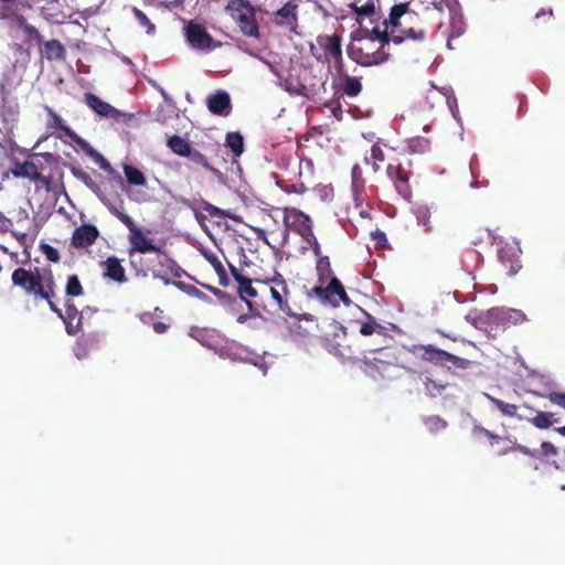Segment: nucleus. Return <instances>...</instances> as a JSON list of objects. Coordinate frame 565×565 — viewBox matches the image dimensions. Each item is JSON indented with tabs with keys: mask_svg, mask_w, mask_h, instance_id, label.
Wrapping results in <instances>:
<instances>
[{
	"mask_svg": "<svg viewBox=\"0 0 565 565\" xmlns=\"http://www.w3.org/2000/svg\"><path fill=\"white\" fill-rule=\"evenodd\" d=\"M361 79L362 77L351 76L349 74L342 75V77H340L339 85L337 86V92L341 95L354 98L362 92Z\"/></svg>",
	"mask_w": 565,
	"mask_h": 565,
	"instance_id": "obj_28",
	"label": "nucleus"
},
{
	"mask_svg": "<svg viewBox=\"0 0 565 565\" xmlns=\"http://www.w3.org/2000/svg\"><path fill=\"white\" fill-rule=\"evenodd\" d=\"M153 253L156 254L154 257L131 258L132 267L145 276L150 273L154 278L161 279L164 285H170L172 280L169 275L180 277V266L163 249Z\"/></svg>",
	"mask_w": 565,
	"mask_h": 565,
	"instance_id": "obj_5",
	"label": "nucleus"
},
{
	"mask_svg": "<svg viewBox=\"0 0 565 565\" xmlns=\"http://www.w3.org/2000/svg\"><path fill=\"white\" fill-rule=\"evenodd\" d=\"M418 350L422 352L420 358L424 361L430 362L435 365H445L447 363V358H449V352L435 348L431 344L419 345Z\"/></svg>",
	"mask_w": 565,
	"mask_h": 565,
	"instance_id": "obj_30",
	"label": "nucleus"
},
{
	"mask_svg": "<svg viewBox=\"0 0 565 565\" xmlns=\"http://www.w3.org/2000/svg\"><path fill=\"white\" fill-rule=\"evenodd\" d=\"M185 157L189 158L192 163H194L196 166H201L202 168H204L207 171H211L213 173L218 172L214 167H212L210 164L206 157L196 149L191 148L190 153L186 154Z\"/></svg>",
	"mask_w": 565,
	"mask_h": 565,
	"instance_id": "obj_44",
	"label": "nucleus"
},
{
	"mask_svg": "<svg viewBox=\"0 0 565 565\" xmlns=\"http://www.w3.org/2000/svg\"><path fill=\"white\" fill-rule=\"evenodd\" d=\"M42 253L45 255L46 259L52 263H57L61 259L58 250L51 246L50 244L43 243L40 246Z\"/></svg>",
	"mask_w": 565,
	"mask_h": 565,
	"instance_id": "obj_54",
	"label": "nucleus"
},
{
	"mask_svg": "<svg viewBox=\"0 0 565 565\" xmlns=\"http://www.w3.org/2000/svg\"><path fill=\"white\" fill-rule=\"evenodd\" d=\"M386 175L393 182L397 194L405 201H409L413 194L409 184L412 171L406 169L401 162H391L386 168Z\"/></svg>",
	"mask_w": 565,
	"mask_h": 565,
	"instance_id": "obj_12",
	"label": "nucleus"
},
{
	"mask_svg": "<svg viewBox=\"0 0 565 565\" xmlns=\"http://www.w3.org/2000/svg\"><path fill=\"white\" fill-rule=\"evenodd\" d=\"M168 147L178 156L185 157L190 153L191 145L178 135H173L168 139Z\"/></svg>",
	"mask_w": 565,
	"mask_h": 565,
	"instance_id": "obj_36",
	"label": "nucleus"
},
{
	"mask_svg": "<svg viewBox=\"0 0 565 565\" xmlns=\"http://www.w3.org/2000/svg\"><path fill=\"white\" fill-rule=\"evenodd\" d=\"M487 398L490 401V403L497 408L500 411V413L503 415V416H508V417H518V418H521L519 415H518V406L515 404H510V403H507L500 398H497V397H493V396H490V395H487Z\"/></svg>",
	"mask_w": 565,
	"mask_h": 565,
	"instance_id": "obj_38",
	"label": "nucleus"
},
{
	"mask_svg": "<svg viewBox=\"0 0 565 565\" xmlns=\"http://www.w3.org/2000/svg\"><path fill=\"white\" fill-rule=\"evenodd\" d=\"M294 72L285 81V88L290 95L313 99L324 89L326 81L315 75L311 67L301 66Z\"/></svg>",
	"mask_w": 565,
	"mask_h": 565,
	"instance_id": "obj_8",
	"label": "nucleus"
},
{
	"mask_svg": "<svg viewBox=\"0 0 565 565\" xmlns=\"http://www.w3.org/2000/svg\"><path fill=\"white\" fill-rule=\"evenodd\" d=\"M317 43L322 50V53H316L315 45H310V52L320 63H331V60L338 54L342 53V38L341 35L333 33L331 35H319Z\"/></svg>",
	"mask_w": 565,
	"mask_h": 565,
	"instance_id": "obj_13",
	"label": "nucleus"
},
{
	"mask_svg": "<svg viewBox=\"0 0 565 565\" xmlns=\"http://www.w3.org/2000/svg\"><path fill=\"white\" fill-rule=\"evenodd\" d=\"M329 290V303L333 307L339 306V302H343L345 306L351 303V299L349 298L342 282L337 278L332 277L328 282Z\"/></svg>",
	"mask_w": 565,
	"mask_h": 565,
	"instance_id": "obj_29",
	"label": "nucleus"
},
{
	"mask_svg": "<svg viewBox=\"0 0 565 565\" xmlns=\"http://www.w3.org/2000/svg\"><path fill=\"white\" fill-rule=\"evenodd\" d=\"M88 310L90 311L92 309L86 307L84 310L78 311L74 303H66L64 323L67 334L75 335L82 330L83 313Z\"/></svg>",
	"mask_w": 565,
	"mask_h": 565,
	"instance_id": "obj_23",
	"label": "nucleus"
},
{
	"mask_svg": "<svg viewBox=\"0 0 565 565\" xmlns=\"http://www.w3.org/2000/svg\"><path fill=\"white\" fill-rule=\"evenodd\" d=\"M536 428L546 429L551 427L557 419L550 412H536V415L529 419Z\"/></svg>",
	"mask_w": 565,
	"mask_h": 565,
	"instance_id": "obj_40",
	"label": "nucleus"
},
{
	"mask_svg": "<svg viewBox=\"0 0 565 565\" xmlns=\"http://www.w3.org/2000/svg\"><path fill=\"white\" fill-rule=\"evenodd\" d=\"M377 2L379 0H354L349 7L358 15L356 21L360 22V18H372L375 15Z\"/></svg>",
	"mask_w": 565,
	"mask_h": 565,
	"instance_id": "obj_31",
	"label": "nucleus"
},
{
	"mask_svg": "<svg viewBox=\"0 0 565 565\" xmlns=\"http://www.w3.org/2000/svg\"><path fill=\"white\" fill-rule=\"evenodd\" d=\"M331 62H333V64H334V68L339 74V78L342 77V75H347V73L344 72V61H343L342 53H340L335 57H333L331 60Z\"/></svg>",
	"mask_w": 565,
	"mask_h": 565,
	"instance_id": "obj_61",
	"label": "nucleus"
},
{
	"mask_svg": "<svg viewBox=\"0 0 565 565\" xmlns=\"http://www.w3.org/2000/svg\"><path fill=\"white\" fill-rule=\"evenodd\" d=\"M11 282L33 301H45L51 311L64 321L65 313L55 305L57 286L51 268L17 267L11 274Z\"/></svg>",
	"mask_w": 565,
	"mask_h": 565,
	"instance_id": "obj_1",
	"label": "nucleus"
},
{
	"mask_svg": "<svg viewBox=\"0 0 565 565\" xmlns=\"http://www.w3.org/2000/svg\"><path fill=\"white\" fill-rule=\"evenodd\" d=\"M349 57L361 66H374L386 62L390 53L385 47L379 45L371 39L358 38L355 43L348 47Z\"/></svg>",
	"mask_w": 565,
	"mask_h": 565,
	"instance_id": "obj_10",
	"label": "nucleus"
},
{
	"mask_svg": "<svg viewBox=\"0 0 565 565\" xmlns=\"http://www.w3.org/2000/svg\"><path fill=\"white\" fill-rule=\"evenodd\" d=\"M25 34L31 39L35 40L39 43L43 42V36L40 34L38 29L34 25L25 24L23 28Z\"/></svg>",
	"mask_w": 565,
	"mask_h": 565,
	"instance_id": "obj_59",
	"label": "nucleus"
},
{
	"mask_svg": "<svg viewBox=\"0 0 565 565\" xmlns=\"http://www.w3.org/2000/svg\"><path fill=\"white\" fill-rule=\"evenodd\" d=\"M548 399L565 409V393L562 392H552L548 394Z\"/></svg>",
	"mask_w": 565,
	"mask_h": 565,
	"instance_id": "obj_60",
	"label": "nucleus"
},
{
	"mask_svg": "<svg viewBox=\"0 0 565 565\" xmlns=\"http://www.w3.org/2000/svg\"><path fill=\"white\" fill-rule=\"evenodd\" d=\"M415 216L417 223L424 227V231L429 233L433 231V224L430 221L431 213L427 206H418L415 210Z\"/></svg>",
	"mask_w": 565,
	"mask_h": 565,
	"instance_id": "obj_43",
	"label": "nucleus"
},
{
	"mask_svg": "<svg viewBox=\"0 0 565 565\" xmlns=\"http://www.w3.org/2000/svg\"><path fill=\"white\" fill-rule=\"evenodd\" d=\"M103 265L105 267L104 277L118 284L127 281L126 270L117 257H108Z\"/></svg>",
	"mask_w": 565,
	"mask_h": 565,
	"instance_id": "obj_26",
	"label": "nucleus"
},
{
	"mask_svg": "<svg viewBox=\"0 0 565 565\" xmlns=\"http://www.w3.org/2000/svg\"><path fill=\"white\" fill-rule=\"evenodd\" d=\"M206 106L213 115L226 117L232 111L231 96L227 92L218 89L206 97Z\"/></svg>",
	"mask_w": 565,
	"mask_h": 565,
	"instance_id": "obj_20",
	"label": "nucleus"
},
{
	"mask_svg": "<svg viewBox=\"0 0 565 565\" xmlns=\"http://www.w3.org/2000/svg\"><path fill=\"white\" fill-rule=\"evenodd\" d=\"M65 294L68 297H78L84 294L83 286L77 275H70L67 277Z\"/></svg>",
	"mask_w": 565,
	"mask_h": 565,
	"instance_id": "obj_45",
	"label": "nucleus"
},
{
	"mask_svg": "<svg viewBox=\"0 0 565 565\" xmlns=\"http://www.w3.org/2000/svg\"><path fill=\"white\" fill-rule=\"evenodd\" d=\"M284 225L286 230L294 231L306 239L313 236L311 220L300 210L286 207L284 210Z\"/></svg>",
	"mask_w": 565,
	"mask_h": 565,
	"instance_id": "obj_14",
	"label": "nucleus"
},
{
	"mask_svg": "<svg viewBox=\"0 0 565 565\" xmlns=\"http://www.w3.org/2000/svg\"><path fill=\"white\" fill-rule=\"evenodd\" d=\"M185 35L190 45L195 50L211 51L221 45L220 42L214 41L205 26L193 21L189 22L185 29Z\"/></svg>",
	"mask_w": 565,
	"mask_h": 565,
	"instance_id": "obj_16",
	"label": "nucleus"
},
{
	"mask_svg": "<svg viewBox=\"0 0 565 565\" xmlns=\"http://www.w3.org/2000/svg\"><path fill=\"white\" fill-rule=\"evenodd\" d=\"M67 137H70L85 152L86 156L98 163L102 169L107 170L110 168L109 162L104 158V156L99 153L95 148H93L84 138L78 136L74 130L67 129Z\"/></svg>",
	"mask_w": 565,
	"mask_h": 565,
	"instance_id": "obj_24",
	"label": "nucleus"
},
{
	"mask_svg": "<svg viewBox=\"0 0 565 565\" xmlns=\"http://www.w3.org/2000/svg\"><path fill=\"white\" fill-rule=\"evenodd\" d=\"M175 286L179 290L183 291L190 297L198 298L204 302L212 303V299L204 294L202 290L196 288L194 285L186 284L184 281H173L170 284Z\"/></svg>",
	"mask_w": 565,
	"mask_h": 565,
	"instance_id": "obj_35",
	"label": "nucleus"
},
{
	"mask_svg": "<svg viewBox=\"0 0 565 565\" xmlns=\"http://www.w3.org/2000/svg\"><path fill=\"white\" fill-rule=\"evenodd\" d=\"M11 282L33 301H45L51 311L64 321L65 313L55 305L57 286L51 268L17 267L11 274Z\"/></svg>",
	"mask_w": 565,
	"mask_h": 565,
	"instance_id": "obj_2",
	"label": "nucleus"
},
{
	"mask_svg": "<svg viewBox=\"0 0 565 565\" xmlns=\"http://www.w3.org/2000/svg\"><path fill=\"white\" fill-rule=\"evenodd\" d=\"M49 116L51 117V127L55 129L62 130L67 136V129H71L68 126L64 124L63 118L57 115L52 108L46 107Z\"/></svg>",
	"mask_w": 565,
	"mask_h": 565,
	"instance_id": "obj_53",
	"label": "nucleus"
},
{
	"mask_svg": "<svg viewBox=\"0 0 565 565\" xmlns=\"http://www.w3.org/2000/svg\"><path fill=\"white\" fill-rule=\"evenodd\" d=\"M365 316V321L360 324V333L364 337L377 335L382 338V343H386L388 340H392V337L388 333V328L379 323L377 320L366 311H363Z\"/></svg>",
	"mask_w": 565,
	"mask_h": 565,
	"instance_id": "obj_22",
	"label": "nucleus"
},
{
	"mask_svg": "<svg viewBox=\"0 0 565 565\" xmlns=\"http://www.w3.org/2000/svg\"><path fill=\"white\" fill-rule=\"evenodd\" d=\"M316 270L318 276V281L321 285H324L327 280L330 281L332 276V268L328 256L320 257L317 259Z\"/></svg>",
	"mask_w": 565,
	"mask_h": 565,
	"instance_id": "obj_37",
	"label": "nucleus"
},
{
	"mask_svg": "<svg viewBox=\"0 0 565 565\" xmlns=\"http://www.w3.org/2000/svg\"><path fill=\"white\" fill-rule=\"evenodd\" d=\"M303 168H306L309 173H313V162H312V160L308 159V158H303V159L300 160V163H299V175L302 174Z\"/></svg>",
	"mask_w": 565,
	"mask_h": 565,
	"instance_id": "obj_63",
	"label": "nucleus"
},
{
	"mask_svg": "<svg viewBox=\"0 0 565 565\" xmlns=\"http://www.w3.org/2000/svg\"><path fill=\"white\" fill-rule=\"evenodd\" d=\"M526 320L523 311L511 308H491L477 315L471 323L476 329L483 331L490 338H495L511 326Z\"/></svg>",
	"mask_w": 565,
	"mask_h": 565,
	"instance_id": "obj_3",
	"label": "nucleus"
},
{
	"mask_svg": "<svg viewBox=\"0 0 565 565\" xmlns=\"http://www.w3.org/2000/svg\"><path fill=\"white\" fill-rule=\"evenodd\" d=\"M255 279L248 278L244 284L237 287V292L239 298L246 302L247 308L252 316L258 317L262 313V310L265 309L263 297L264 294L262 287L258 285L253 286Z\"/></svg>",
	"mask_w": 565,
	"mask_h": 565,
	"instance_id": "obj_15",
	"label": "nucleus"
},
{
	"mask_svg": "<svg viewBox=\"0 0 565 565\" xmlns=\"http://www.w3.org/2000/svg\"><path fill=\"white\" fill-rule=\"evenodd\" d=\"M253 9L254 8L248 0H228L225 7V10L231 12L232 15H234V13H237V15L241 13H247Z\"/></svg>",
	"mask_w": 565,
	"mask_h": 565,
	"instance_id": "obj_46",
	"label": "nucleus"
},
{
	"mask_svg": "<svg viewBox=\"0 0 565 565\" xmlns=\"http://www.w3.org/2000/svg\"><path fill=\"white\" fill-rule=\"evenodd\" d=\"M501 263L508 268L509 275H515L522 267L518 250L514 247L502 246L498 250Z\"/></svg>",
	"mask_w": 565,
	"mask_h": 565,
	"instance_id": "obj_27",
	"label": "nucleus"
},
{
	"mask_svg": "<svg viewBox=\"0 0 565 565\" xmlns=\"http://www.w3.org/2000/svg\"><path fill=\"white\" fill-rule=\"evenodd\" d=\"M404 15H406V20L408 22H412L413 18L416 15L415 12L409 11L408 2L398 3L392 7L388 20L384 22L386 25L384 31H380L379 28H374L372 30L362 29V35L360 38L371 39L374 43L377 41L383 47L388 45L390 42L401 44L403 42V36L397 34V29L401 26V19Z\"/></svg>",
	"mask_w": 565,
	"mask_h": 565,
	"instance_id": "obj_4",
	"label": "nucleus"
},
{
	"mask_svg": "<svg viewBox=\"0 0 565 565\" xmlns=\"http://www.w3.org/2000/svg\"><path fill=\"white\" fill-rule=\"evenodd\" d=\"M169 326L162 321H156L152 324V329L156 333L162 334L168 330Z\"/></svg>",
	"mask_w": 565,
	"mask_h": 565,
	"instance_id": "obj_64",
	"label": "nucleus"
},
{
	"mask_svg": "<svg viewBox=\"0 0 565 565\" xmlns=\"http://www.w3.org/2000/svg\"><path fill=\"white\" fill-rule=\"evenodd\" d=\"M40 167L33 160H25L24 162L14 161L11 168V173L15 178H28L32 181L41 182L46 189L51 188L52 178L45 177L40 173Z\"/></svg>",
	"mask_w": 565,
	"mask_h": 565,
	"instance_id": "obj_17",
	"label": "nucleus"
},
{
	"mask_svg": "<svg viewBox=\"0 0 565 565\" xmlns=\"http://www.w3.org/2000/svg\"><path fill=\"white\" fill-rule=\"evenodd\" d=\"M447 362L451 363L456 369H459V370H467L472 364V362L470 360L457 356L451 353H449V358H447Z\"/></svg>",
	"mask_w": 565,
	"mask_h": 565,
	"instance_id": "obj_55",
	"label": "nucleus"
},
{
	"mask_svg": "<svg viewBox=\"0 0 565 565\" xmlns=\"http://www.w3.org/2000/svg\"><path fill=\"white\" fill-rule=\"evenodd\" d=\"M255 284L262 287L263 292L270 294L277 311H280L289 317L297 318L298 320L305 319L307 321H313L312 315H296L292 311L289 305L290 290L286 279L281 274L275 273L273 277L255 279Z\"/></svg>",
	"mask_w": 565,
	"mask_h": 565,
	"instance_id": "obj_7",
	"label": "nucleus"
},
{
	"mask_svg": "<svg viewBox=\"0 0 565 565\" xmlns=\"http://www.w3.org/2000/svg\"><path fill=\"white\" fill-rule=\"evenodd\" d=\"M397 34L403 36V41L412 40V41H425L426 39V30L423 28H403V23L401 22V26L397 29Z\"/></svg>",
	"mask_w": 565,
	"mask_h": 565,
	"instance_id": "obj_39",
	"label": "nucleus"
},
{
	"mask_svg": "<svg viewBox=\"0 0 565 565\" xmlns=\"http://www.w3.org/2000/svg\"><path fill=\"white\" fill-rule=\"evenodd\" d=\"M241 32L248 38H259V25L256 19L255 10L247 13H241L235 17Z\"/></svg>",
	"mask_w": 565,
	"mask_h": 565,
	"instance_id": "obj_25",
	"label": "nucleus"
},
{
	"mask_svg": "<svg viewBox=\"0 0 565 565\" xmlns=\"http://www.w3.org/2000/svg\"><path fill=\"white\" fill-rule=\"evenodd\" d=\"M335 355L343 362H355L356 356L354 355L351 347H344L343 349H337Z\"/></svg>",
	"mask_w": 565,
	"mask_h": 565,
	"instance_id": "obj_56",
	"label": "nucleus"
},
{
	"mask_svg": "<svg viewBox=\"0 0 565 565\" xmlns=\"http://www.w3.org/2000/svg\"><path fill=\"white\" fill-rule=\"evenodd\" d=\"M84 99L86 105L103 118L120 121V119L124 117V114L120 110L116 109L109 103L100 99L93 93H86L84 95Z\"/></svg>",
	"mask_w": 565,
	"mask_h": 565,
	"instance_id": "obj_18",
	"label": "nucleus"
},
{
	"mask_svg": "<svg viewBox=\"0 0 565 565\" xmlns=\"http://www.w3.org/2000/svg\"><path fill=\"white\" fill-rule=\"evenodd\" d=\"M225 147L228 148L234 157H241L244 152V138L237 131L227 132L225 137Z\"/></svg>",
	"mask_w": 565,
	"mask_h": 565,
	"instance_id": "obj_33",
	"label": "nucleus"
},
{
	"mask_svg": "<svg viewBox=\"0 0 565 565\" xmlns=\"http://www.w3.org/2000/svg\"><path fill=\"white\" fill-rule=\"evenodd\" d=\"M424 386L426 394L431 397L440 395L446 387V385L440 384L437 381L429 377H426V380L424 381Z\"/></svg>",
	"mask_w": 565,
	"mask_h": 565,
	"instance_id": "obj_52",
	"label": "nucleus"
},
{
	"mask_svg": "<svg viewBox=\"0 0 565 565\" xmlns=\"http://www.w3.org/2000/svg\"><path fill=\"white\" fill-rule=\"evenodd\" d=\"M424 423L427 430L431 434H437L447 427V422L439 416H429Z\"/></svg>",
	"mask_w": 565,
	"mask_h": 565,
	"instance_id": "obj_49",
	"label": "nucleus"
},
{
	"mask_svg": "<svg viewBox=\"0 0 565 565\" xmlns=\"http://www.w3.org/2000/svg\"><path fill=\"white\" fill-rule=\"evenodd\" d=\"M355 207L364 206L367 203L366 190H351Z\"/></svg>",
	"mask_w": 565,
	"mask_h": 565,
	"instance_id": "obj_58",
	"label": "nucleus"
},
{
	"mask_svg": "<svg viewBox=\"0 0 565 565\" xmlns=\"http://www.w3.org/2000/svg\"><path fill=\"white\" fill-rule=\"evenodd\" d=\"M207 259L218 276L220 285L223 287H227L230 284V280L227 277L226 269L223 266V264L221 263V260L214 255L209 256Z\"/></svg>",
	"mask_w": 565,
	"mask_h": 565,
	"instance_id": "obj_47",
	"label": "nucleus"
},
{
	"mask_svg": "<svg viewBox=\"0 0 565 565\" xmlns=\"http://www.w3.org/2000/svg\"><path fill=\"white\" fill-rule=\"evenodd\" d=\"M366 190V182L363 178L362 168L354 164L351 171V190Z\"/></svg>",
	"mask_w": 565,
	"mask_h": 565,
	"instance_id": "obj_48",
	"label": "nucleus"
},
{
	"mask_svg": "<svg viewBox=\"0 0 565 565\" xmlns=\"http://www.w3.org/2000/svg\"><path fill=\"white\" fill-rule=\"evenodd\" d=\"M515 450L533 458L545 457L546 459H551L553 456L557 455L556 447L550 441H543L541 445V449H530L526 446L514 443L513 446L505 447L499 450L498 455L504 456Z\"/></svg>",
	"mask_w": 565,
	"mask_h": 565,
	"instance_id": "obj_19",
	"label": "nucleus"
},
{
	"mask_svg": "<svg viewBox=\"0 0 565 565\" xmlns=\"http://www.w3.org/2000/svg\"><path fill=\"white\" fill-rule=\"evenodd\" d=\"M132 13H134L136 20L138 21V23L141 26L146 28L148 34H152L156 31L154 24L149 20V18L147 17V14L145 12H142L140 9L134 7Z\"/></svg>",
	"mask_w": 565,
	"mask_h": 565,
	"instance_id": "obj_50",
	"label": "nucleus"
},
{
	"mask_svg": "<svg viewBox=\"0 0 565 565\" xmlns=\"http://www.w3.org/2000/svg\"><path fill=\"white\" fill-rule=\"evenodd\" d=\"M72 172L77 180H81L88 188L93 189L95 186L93 179L87 172L83 171L82 169H73Z\"/></svg>",
	"mask_w": 565,
	"mask_h": 565,
	"instance_id": "obj_57",
	"label": "nucleus"
},
{
	"mask_svg": "<svg viewBox=\"0 0 565 565\" xmlns=\"http://www.w3.org/2000/svg\"><path fill=\"white\" fill-rule=\"evenodd\" d=\"M99 236L98 228L93 224H83L73 232L71 244L75 248L92 246Z\"/></svg>",
	"mask_w": 565,
	"mask_h": 565,
	"instance_id": "obj_21",
	"label": "nucleus"
},
{
	"mask_svg": "<svg viewBox=\"0 0 565 565\" xmlns=\"http://www.w3.org/2000/svg\"><path fill=\"white\" fill-rule=\"evenodd\" d=\"M109 212L116 216L120 222H122L128 231V242H129V255L132 258L134 253H140V254H147L152 252H159L161 249L157 245L153 244V239L148 236L150 234V231L147 230L146 232L142 231L140 227L136 225L134 220L117 209L114 205L108 206Z\"/></svg>",
	"mask_w": 565,
	"mask_h": 565,
	"instance_id": "obj_9",
	"label": "nucleus"
},
{
	"mask_svg": "<svg viewBox=\"0 0 565 565\" xmlns=\"http://www.w3.org/2000/svg\"><path fill=\"white\" fill-rule=\"evenodd\" d=\"M298 9V0H288L280 9L270 14V22L289 33H297Z\"/></svg>",
	"mask_w": 565,
	"mask_h": 565,
	"instance_id": "obj_11",
	"label": "nucleus"
},
{
	"mask_svg": "<svg viewBox=\"0 0 565 565\" xmlns=\"http://www.w3.org/2000/svg\"><path fill=\"white\" fill-rule=\"evenodd\" d=\"M385 160V153L383 148L381 147L380 142H375L371 147V153L370 156L364 157V162L366 164H371L373 172L376 173L380 171V163L384 162Z\"/></svg>",
	"mask_w": 565,
	"mask_h": 565,
	"instance_id": "obj_34",
	"label": "nucleus"
},
{
	"mask_svg": "<svg viewBox=\"0 0 565 565\" xmlns=\"http://www.w3.org/2000/svg\"><path fill=\"white\" fill-rule=\"evenodd\" d=\"M44 57L47 61H64L66 57V50L58 40L43 41Z\"/></svg>",
	"mask_w": 565,
	"mask_h": 565,
	"instance_id": "obj_32",
	"label": "nucleus"
},
{
	"mask_svg": "<svg viewBox=\"0 0 565 565\" xmlns=\"http://www.w3.org/2000/svg\"><path fill=\"white\" fill-rule=\"evenodd\" d=\"M231 274L234 277V279L237 281L238 286H241L248 279V277L243 275V273L238 268H236L235 266H232V265H231Z\"/></svg>",
	"mask_w": 565,
	"mask_h": 565,
	"instance_id": "obj_62",
	"label": "nucleus"
},
{
	"mask_svg": "<svg viewBox=\"0 0 565 565\" xmlns=\"http://www.w3.org/2000/svg\"><path fill=\"white\" fill-rule=\"evenodd\" d=\"M307 296L309 298H318L323 305L329 303L328 285L323 287V285L320 284V286L312 287L307 291Z\"/></svg>",
	"mask_w": 565,
	"mask_h": 565,
	"instance_id": "obj_51",
	"label": "nucleus"
},
{
	"mask_svg": "<svg viewBox=\"0 0 565 565\" xmlns=\"http://www.w3.org/2000/svg\"><path fill=\"white\" fill-rule=\"evenodd\" d=\"M369 352L376 353L373 359L364 358V372L373 377L383 379L392 367L403 366V350L396 347H388L386 343H381L380 347L367 349Z\"/></svg>",
	"mask_w": 565,
	"mask_h": 565,
	"instance_id": "obj_6",
	"label": "nucleus"
},
{
	"mask_svg": "<svg viewBox=\"0 0 565 565\" xmlns=\"http://www.w3.org/2000/svg\"><path fill=\"white\" fill-rule=\"evenodd\" d=\"M407 148L412 153H425L430 148V141L424 137L411 138L407 141Z\"/></svg>",
	"mask_w": 565,
	"mask_h": 565,
	"instance_id": "obj_42",
	"label": "nucleus"
},
{
	"mask_svg": "<svg viewBox=\"0 0 565 565\" xmlns=\"http://www.w3.org/2000/svg\"><path fill=\"white\" fill-rule=\"evenodd\" d=\"M124 173L127 179V182L131 185H146V177L145 174L137 168L125 164Z\"/></svg>",
	"mask_w": 565,
	"mask_h": 565,
	"instance_id": "obj_41",
	"label": "nucleus"
}]
</instances>
